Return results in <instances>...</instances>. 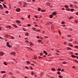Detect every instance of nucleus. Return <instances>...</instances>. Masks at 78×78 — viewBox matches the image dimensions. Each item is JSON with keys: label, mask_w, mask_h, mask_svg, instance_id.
<instances>
[{"label": "nucleus", "mask_w": 78, "mask_h": 78, "mask_svg": "<svg viewBox=\"0 0 78 78\" xmlns=\"http://www.w3.org/2000/svg\"><path fill=\"white\" fill-rule=\"evenodd\" d=\"M71 11H72V12H73V11H74V9H72L71 10Z\"/></svg>", "instance_id": "nucleus-48"}, {"label": "nucleus", "mask_w": 78, "mask_h": 78, "mask_svg": "<svg viewBox=\"0 0 78 78\" xmlns=\"http://www.w3.org/2000/svg\"><path fill=\"white\" fill-rule=\"evenodd\" d=\"M2 5H3L4 8H6L7 7H6V5H5L3 4Z\"/></svg>", "instance_id": "nucleus-13"}, {"label": "nucleus", "mask_w": 78, "mask_h": 78, "mask_svg": "<svg viewBox=\"0 0 78 78\" xmlns=\"http://www.w3.org/2000/svg\"><path fill=\"white\" fill-rule=\"evenodd\" d=\"M6 44H7V46L8 45H9V42H7Z\"/></svg>", "instance_id": "nucleus-33"}, {"label": "nucleus", "mask_w": 78, "mask_h": 78, "mask_svg": "<svg viewBox=\"0 0 78 78\" xmlns=\"http://www.w3.org/2000/svg\"><path fill=\"white\" fill-rule=\"evenodd\" d=\"M58 32H59L60 34H61V31H60V30H58Z\"/></svg>", "instance_id": "nucleus-63"}, {"label": "nucleus", "mask_w": 78, "mask_h": 78, "mask_svg": "<svg viewBox=\"0 0 78 78\" xmlns=\"http://www.w3.org/2000/svg\"><path fill=\"white\" fill-rule=\"evenodd\" d=\"M57 52L58 53H59L60 51H59L57 50Z\"/></svg>", "instance_id": "nucleus-64"}, {"label": "nucleus", "mask_w": 78, "mask_h": 78, "mask_svg": "<svg viewBox=\"0 0 78 78\" xmlns=\"http://www.w3.org/2000/svg\"><path fill=\"white\" fill-rule=\"evenodd\" d=\"M7 28H9V29H11V26H7Z\"/></svg>", "instance_id": "nucleus-11"}, {"label": "nucleus", "mask_w": 78, "mask_h": 78, "mask_svg": "<svg viewBox=\"0 0 78 78\" xmlns=\"http://www.w3.org/2000/svg\"><path fill=\"white\" fill-rule=\"evenodd\" d=\"M16 11L17 12H20V8H18L16 9Z\"/></svg>", "instance_id": "nucleus-2"}, {"label": "nucleus", "mask_w": 78, "mask_h": 78, "mask_svg": "<svg viewBox=\"0 0 78 78\" xmlns=\"http://www.w3.org/2000/svg\"><path fill=\"white\" fill-rule=\"evenodd\" d=\"M41 12H45V10H41Z\"/></svg>", "instance_id": "nucleus-41"}, {"label": "nucleus", "mask_w": 78, "mask_h": 78, "mask_svg": "<svg viewBox=\"0 0 78 78\" xmlns=\"http://www.w3.org/2000/svg\"><path fill=\"white\" fill-rule=\"evenodd\" d=\"M27 64H30L31 63V62L29 61H27Z\"/></svg>", "instance_id": "nucleus-19"}, {"label": "nucleus", "mask_w": 78, "mask_h": 78, "mask_svg": "<svg viewBox=\"0 0 78 78\" xmlns=\"http://www.w3.org/2000/svg\"><path fill=\"white\" fill-rule=\"evenodd\" d=\"M29 43L30 46H33V43H32V42H30Z\"/></svg>", "instance_id": "nucleus-4"}, {"label": "nucleus", "mask_w": 78, "mask_h": 78, "mask_svg": "<svg viewBox=\"0 0 78 78\" xmlns=\"http://www.w3.org/2000/svg\"><path fill=\"white\" fill-rule=\"evenodd\" d=\"M66 44H67V42H64V45H66Z\"/></svg>", "instance_id": "nucleus-60"}, {"label": "nucleus", "mask_w": 78, "mask_h": 78, "mask_svg": "<svg viewBox=\"0 0 78 78\" xmlns=\"http://www.w3.org/2000/svg\"><path fill=\"white\" fill-rule=\"evenodd\" d=\"M15 53H15V52H13L11 53L10 54L11 55H14V54H15Z\"/></svg>", "instance_id": "nucleus-17"}, {"label": "nucleus", "mask_w": 78, "mask_h": 78, "mask_svg": "<svg viewBox=\"0 0 78 78\" xmlns=\"http://www.w3.org/2000/svg\"><path fill=\"white\" fill-rule=\"evenodd\" d=\"M6 76V74H4V75L3 76V78H5V77Z\"/></svg>", "instance_id": "nucleus-34"}, {"label": "nucleus", "mask_w": 78, "mask_h": 78, "mask_svg": "<svg viewBox=\"0 0 78 78\" xmlns=\"http://www.w3.org/2000/svg\"><path fill=\"white\" fill-rule=\"evenodd\" d=\"M36 31H38V32H40V31H41V30H36Z\"/></svg>", "instance_id": "nucleus-31"}, {"label": "nucleus", "mask_w": 78, "mask_h": 78, "mask_svg": "<svg viewBox=\"0 0 78 78\" xmlns=\"http://www.w3.org/2000/svg\"><path fill=\"white\" fill-rule=\"evenodd\" d=\"M5 13H6V14H8V11H5Z\"/></svg>", "instance_id": "nucleus-53"}, {"label": "nucleus", "mask_w": 78, "mask_h": 78, "mask_svg": "<svg viewBox=\"0 0 78 78\" xmlns=\"http://www.w3.org/2000/svg\"><path fill=\"white\" fill-rule=\"evenodd\" d=\"M44 53L45 54V55H47V52H46L45 51H44Z\"/></svg>", "instance_id": "nucleus-14"}, {"label": "nucleus", "mask_w": 78, "mask_h": 78, "mask_svg": "<svg viewBox=\"0 0 78 78\" xmlns=\"http://www.w3.org/2000/svg\"><path fill=\"white\" fill-rule=\"evenodd\" d=\"M1 9H3V6H2V7H1Z\"/></svg>", "instance_id": "nucleus-61"}, {"label": "nucleus", "mask_w": 78, "mask_h": 78, "mask_svg": "<svg viewBox=\"0 0 78 78\" xmlns=\"http://www.w3.org/2000/svg\"><path fill=\"white\" fill-rule=\"evenodd\" d=\"M38 11H41V9L40 8H39L38 9Z\"/></svg>", "instance_id": "nucleus-27"}, {"label": "nucleus", "mask_w": 78, "mask_h": 78, "mask_svg": "<svg viewBox=\"0 0 78 78\" xmlns=\"http://www.w3.org/2000/svg\"><path fill=\"white\" fill-rule=\"evenodd\" d=\"M75 22L76 23H78V20H75Z\"/></svg>", "instance_id": "nucleus-50"}, {"label": "nucleus", "mask_w": 78, "mask_h": 78, "mask_svg": "<svg viewBox=\"0 0 78 78\" xmlns=\"http://www.w3.org/2000/svg\"><path fill=\"white\" fill-rule=\"evenodd\" d=\"M71 57H72V58H75V56L74 55H71Z\"/></svg>", "instance_id": "nucleus-23"}, {"label": "nucleus", "mask_w": 78, "mask_h": 78, "mask_svg": "<svg viewBox=\"0 0 78 78\" xmlns=\"http://www.w3.org/2000/svg\"><path fill=\"white\" fill-rule=\"evenodd\" d=\"M52 71H55V68H52Z\"/></svg>", "instance_id": "nucleus-26"}, {"label": "nucleus", "mask_w": 78, "mask_h": 78, "mask_svg": "<svg viewBox=\"0 0 78 78\" xmlns=\"http://www.w3.org/2000/svg\"><path fill=\"white\" fill-rule=\"evenodd\" d=\"M11 39H14V37H11Z\"/></svg>", "instance_id": "nucleus-46"}, {"label": "nucleus", "mask_w": 78, "mask_h": 78, "mask_svg": "<svg viewBox=\"0 0 78 78\" xmlns=\"http://www.w3.org/2000/svg\"><path fill=\"white\" fill-rule=\"evenodd\" d=\"M29 34L27 32L26 34V36H28Z\"/></svg>", "instance_id": "nucleus-32"}, {"label": "nucleus", "mask_w": 78, "mask_h": 78, "mask_svg": "<svg viewBox=\"0 0 78 78\" xmlns=\"http://www.w3.org/2000/svg\"><path fill=\"white\" fill-rule=\"evenodd\" d=\"M41 41H42L41 40H38V42H39V43H40Z\"/></svg>", "instance_id": "nucleus-21"}, {"label": "nucleus", "mask_w": 78, "mask_h": 78, "mask_svg": "<svg viewBox=\"0 0 78 78\" xmlns=\"http://www.w3.org/2000/svg\"><path fill=\"white\" fill-rule=\"evenodd\" d=\"M5 37H7V38H8V35L7 34H6L5 35Z\"/></svg>", "instance_id": "nucleus-24"}, {"label": "nucleus", "mask_w": 78, "mask_h": 78, "mask_svg": "<svg viewBox=\"0 0 78 78\" xmlns=\"http://www.w3.org/2000/svg\"><path fill=\"white\" fill-rule=\"evenodd\" d=\"M70 7H71V8H73V5H72L71 4L70 5Z\"/></svg>", "instance_id": "nucleus-51"}, {"label": "nucleus", "mask_w": 78, "mask_h": 78, "mask_svg": "<svg viewBox=\"0 0 78 78\" xmlns=\"http://www.w3.org/2000/svg\"><path fill=\"white\" fill-rule=\"evenodd\" d=\"M36 59H37V57H36V56H34V57L33 58V59H34V60H35Z\"/></svg>", "instance_id": "nucleus-12"}, {"label": "nucleus", "mask_w": 78, "mask_h": 78, "mask_svg": "<svg viewBox=\"0 0 78 78\" xmlns=\"http://www.w3.org/2000/svg\"><path fill=\"white\" fill-rule=\"evenodd\" d=\"M34 17H35V18H36V19H37V18H38L37 16L36 15H35L34 16Z\"/></svg>", "instance_id": "nucleus-37"}, {"label": "nucleus", "mask_w": 78, "mask_h": 78, "mask_svg": "<svg viewBox=\"0 0 78 78\" xmlns=\"http://www.w3.org/2000/svg\"><path fill=\"white\" fill-rule=\"evenodd\" d=\"M30 1H31V0H27V2H30Z\"/></svg>", "instance_id": "nucleus-49"}, {"label": "nucleus", "mask_w": 78, "mask_h": 78, "mask_svg": "<svg viewBox=\"0 0 78 78\" xmlns=\"http://www.w3.org/2000/svg\"><path fill=\"white\" fill-rule=\"evenodd\" d=\"M31 75H34V72H32V73H31Z\"/></svg>", "instance_id": "nucleus-35"}, {"label": "nucleus", "mask_w": 78, "mask_h": 78, "mask_svg": "<svg viewBox=\"0 0 78 78\" xmlns=\"http://www.w3.org/2000/svg\"><path fill=\"white\" fill-rule=\"evenodd\" d=\"M69 41H73V39H71L70 40H69Z\"/></svg>", "instance_id": "nucleus-42"}, {"label": "nucleus", "mask_w": 78, "mask_h": 78, "mask_svg": "<svg viewBox=\"0 0 78 78\" xmlns=\"http://www.w3.org/2000/svg\"><path fill=\"white\" fill-rule=\"evenodd\" d=\"M25 42H27V43H28L29 42V41H25Z\"/></svg>", "instance_id": "nucleus-52"}, {"label": "nucleus", "mask_w": 78, "mask_h": 78, "mask_svg": "<svg viewBox=\"0 0 78 78\" xmlns=\"http://www.w3.org/2000/svg\"><path fill=\"white\" fill-rule=\"evenodd\" d=\"M30 68L31 70H33V67H30Z\"/></svg>", "instance_id": "nucleus-56"}, {"label": "nucleus", "mask_w": 78, "mask_h": 78, "mask_svg": "<svg viewBox=\"0 0 78 78\" xmlns=\"http://www.w3.org/2000/svg\"><path fill=\"white\" fill-rule=\"evenodd\" d=\"M54 25L53 24H52L51 25V29L52 30H53L54 29Z\"/></svg>", "instance_id": "nucleus-5"}, {"label": "nucleus", "mask_w": 78, "mask_h": 78, "mask_svg": "<svg viewBox=\"0 0 78 78\" xmlns=\"http://www.w3.org/2000/svg\"><path fill=\"white\" fill-rule=\"evenodd\" d=\"M27 48H28V49H29L30 50H31V51L33 50V49H32L31 48H29L28 47H27Z\"/></svg>", "instance_id": "nucleus-9"}, {"label": "nucleus", "mask_w": 78, "mask_h": 78, "mask_svg": "<svg viewBox=\"0 0 78 78\" xmlns=\"http://www.w3.org/2000/svg\"><path fill=\"white\" fill-rule=\"evenodd\" d=\"M46 4L47 5V6H50V5L51 4L49 2H46Z\"/></svg>", "instance_id": "nucleus-3"}, {"label": "nucleus", "mask_w": 78, "mask_h": 78, "mask_svg": "<svg viewBox=\"0 0 78 78\" xmlns=\"http://www.w3.org/2000/svg\"><path fill=\"white\" fill-rule=\"evenodd\" d=\"M7 46V47H11V46L10 45H9H9H8V46Z\"/></svg>", "instance_id": "nucleus-40"}, {"label": "nucleus", "mask_w": 78, "mask_h": 78, "mask_svg": "<svg viewBox=\"0 0 78 78\" xmlns=\"http://www.w3.org/2000/svg\"><path fill=\"white\" fill-rule=\"evenodd\" d=\"M56 14V12H54L52 13V15H53V16H55Z\"/></svg>", "instance_id": "nucleus-8"}, {"label": "nucleus", "mask_w": 78, "mask_h": 78, "mask_svg": "<svg viewBox=\"0 0 78 78\" xmlns=\"http://www.w3.org/2000/svg\"><path fill=\"white\" fill-rule=\"evenodd\" d=\"M24 5H27L28 4L27 2H24Z\"/></svg>", "instance_id": "nucleus-54"}, {"label": "nucleus", "mask_w": 78, "mask_h": 78, "mask_svg": "<svg viewBox=\"0 0 78 78\" xmlns=\"http://www.w3.org/2000/svg\"><path fill=\"white\" fill-rule=\"evenodd\" d=\"M0 54H1V55H4V53L3 52H0Z\"/></svg>", "instance_id": "nucleus-10"}, {"label": "nucleus", "mask_w": 78, "mask_h": 78, "mask_svg": "<svg viewBox=\"0 0 78 78\" xmlns=\"http://www.w3.org/2000/svg\"><path fill=\"white\" fill-rule=\"evenodd\" d=\"M13 26L14 27H15L16 28H17V27L15 24H13Z\"/></svg>", "instance_id": "nucleus-6"}, {"label": "nucleus", "mask_w": 78, "mask_h": 78, "mask_svg": "<svg viewBox=\"0 0 78 78\" xmlns=\"http://www.w3.org/2000/svg\"><path fill=\"white\" fill-rule=\"evenodd\" d=\"M67 50H71V48H67Z\"/></svg>", "instance_id": "nucleus-57"}, {"label": "nucleus", "mask_w": 78, "mask_h": 78, "mask_svg": "<svg viewBox=\"0 0 78 78\" xmlns=\"http://www.w3.org/2000/svg\"><path fill=\"white\" fill-rule=\"evenodd\" d=\"M67 11H70V9H66Z\"/></svg>", "instance_id": "nucleus-43"}, {"label": "nucleus", "mask_w": 78, "mask_h": 78, "mask_svg": "<svg viewBox=\"0 0 78 78\" xmlns=\"http://www.w3.org/2000/svg\"><path fill=\"white\" fill-rule=\"evenodd\" d=\"M64 69H62L61 70V72H64Z\"/></svg>", "instance_id": "nucleus-58"}, {"label": "nucleus", "mask_w": 78, "mask_h": 78, "mask_svg": "<svg viewBox=\"0 0 78 78\" xmlns=\"http://www.w3.org/2000/svg\"><path fill=\"white\" fill-rule=\"evenodd\" d=\"M44 37L45 38H48V37H47V36H45Z\"/></svg>", "instance_id": "nucleus-59"}, {"label": "nucleus", "mask_w": 78, "mask_h": 78, "mask_svg": "<svg viewBox=\"0 0 78 78\" xmlns=\"http://www.w3.org/2000/svg\"><path fill=\"white\" fill-rule=\"evenodd\" d=\"M57 73H58V75H61V73H60V72H59V71L57 72Z\"/></svg>", "instance_id": "nucleus-38"}, {"label": "nucleus", "mask_w": 78, "mask_h": 78, "mask_svg": "<svg viewBox=\"0 0 78 78\" xmlns=\"http://www.w3.org/2000/svg\"><path fill=\"white\" fill-rule=\"evenodd\" d=\"M32 30L34 31H36V29L35 28V27H34L32 28Z\"/></svg>", "instance_id": "nucleus-16"}, {"label": "nucleus", "mask_w": 78, "mask_h": 78, "mask_svg": "<svg viewBox=\"0 0 78 78\" xmlns=\"http://www.w3.org/2000/svg\"><path fill=\"white\" fill-rule=\"evenodd\" d=\"M40 56H42V55H43V53H41L40 54Z\"/></svg>", "instance_id": "nucleus-44"}, {"label": "nucleus", "mask_w": 78, "mask_h": 78, "mask_svg": "<svg viewBox=\"0 0 78 78\" xmlns=\"http://www.w3.org/2000/svg\"><path fill=\"white\" fill-rule=\"evenodd\" d=\"M74 61H75V62H76L78 63V61H77V60H74Z\"/></svg>", "instance_id": "nucleus-47"}, {"label": "nucleus", "mask_w": 78, "mask_h": 78, "mask_svg": "<svg viewBox=\"0 0 78 78\" xmlns=\"http://www.w3.org/2000/svg\"><path fill=\"white\" fill-rule=\"evenodd\" d=\"M23 31H26V30L25 29V28H23Z\"/></svg>", "instance_id": "nucleus-36"}, {"label": "nucleus", "mask_w": 78, "mask_h": 78, "mask_svg": "<svg viewBox=\"0 0 78 78\" xmlns=\"http://www.w3.org/2000/svg\"><path fill=\"white\" fill-rule=\"evenodd\" d=\"M19 4H20V5H21V4H22V2H19Z\"/></svg>", "instance_id": "nucleus-55"}, {"label": "nucleus", "mask_w": 78, "mask_h": 78, "mask_svg": "<svg viewBox=\"0 0 78 78\" xmlns=\"http://www.w3.org/2000/svg\"><path fill=\"white\" fill-rule=\"evenodd\" d=\"M6 73V72L3 71H2L1 72V73Z\"/></svg>", "instance_id": "nucleus-15"}, {"label": "nucleus", "mask_w": 78, "mask_h": 78, "mask_svg": "<svg viewBox=\"0 0 78 78\" xmlns=\"http://www.w3.org/2000/svg\"><path fill=\"white\" fill-rule=\"evenodd\" d=\"M66 63H67L66 62H63L62 64H66Z\"/></svg>", "instance_id": "nucleus-25"}, {"label": "nucleus", "mask_w": 78, "mask_h": 78, "mask_svg": "<svg viewBox=\"0 0 78 78\" xmlns=\"http://www.w3.org/2000/svg\"><path fill=\"white\" fill-rule=\"evenodd\" d=\"M58 77L60 78H62V76L61 75H60L58 76Z\"/></svg>", "instance_id": "nucleus-22"}, {"label": "nucleus", "mask_w": 78, "mask_h": 78, "mask_svg": "<svg viewBox=\"0 0 78 78\" xmlns=\"http://www.w3.org/2000/svg\"><path fill=\"white\" fill-rule=\"evenodd\" d=\"M53 15H50V18H52L53 17Z\"/></svg>", "instance_id": "nucleus-30"}, {"label": "nucleus", "mask_w": 78, "mask_h": 78, "mask_svg": "<svg viewBox=\"0 0 78 78\" xmlns=\"http://www.w3.org/2000/svg\"><path fill=\"white\" fill-rule=\"evenodd\" d=\"M58 71H61V69L59 68L57 69Z\"/></svg>", "instance_id": "nucleus-18"}, {"label": "nucleus", "mask_w": 78, "mask_h": 78, "mask_svg": "<svg viewBox=\"0 0 78 78\" xmlns=\"http://www.w3.org/2000/svg\"><path fill=\"white\" fill-rule=\"evenodd\" d=\"M75 47L76 48H78V46H75Z\"/></svg>", "instance_id": "nucleus-62"}, {"label": "nucleus", "mask_w": 78, "mask_h": 78, "mask_svg": "<svg viewBox=\"0 0 78 78\" xmlns=\"http://www.w3.org/2000/svg\"><path fill=\"white\" fill-rule=\"evenodd\" d=\"M16 23H20L21 22L20 21H19V20H16Z\"/></svg>", "instance_id": "nucleus-7"}, {"label": "nucleus", "mask_w": 78, "mask_h": 78, "mask_svg": "<svg viewBox=\"0 0 78 78\" xmlns=\"http://www.w3.org/2000/svg\"><path fill=\"white\" fill-rule=\"evenodd\" d=\"M73 16H70L69 17V19H72V18H73Z\"/></svg>", "instance_id": "nucleus-45"}, {"label": "nucleus", "mask_w": 78, "mask_h": 78, "mask_svg": "<svg viewBox=\"0 0 78 78\" xmlns=\"http://www.w3.org/2000/svg\"><path fill=\"white\" fill-rule=\"evenodd\" d=\"M65 7H66V8H69V6L67 5H65Z\"/></svg>", "instance_id": "nucleus-29"}, {"label": "nucleus", "mask_w": 78, "mask_h": 78, "mask_svg": "<svg viewBox=\"0 0 78 78\" xmlns=\"http://www.w3.org/2000/svg\"><path fill=\"white\" fill-rule=\"evenodd\" d=\"M62 24H64V23H65V22H64V21H62Z\"/></svg>", "instance_id": "nucleus-39"}, {"label": "nucleus", "mask_w": 78, "mask_h": 78, "mask_svg": "<svg viewBox=\"0 0 78 78\" xmlns=\"http://www.w3.org/2000/svg\"><path fill=\"white\" fill-rule=\"evenodd\" d=\"M51 23H52L51 22H48L46 24V25H51Z\"/></svg>", "instance_id": "nucleus-1"}, {"label": "nucleus", "mask_w": 78, "mask_h": 78, "mask_svg": "<svg viewBox=\"0 0 78 78\" xmlns=\"http://www.w3.org/2000/svg\"><path fill=\"white\" fill-rule=\"evenodd\" d=\"M4 65H5V66H7V63H6V62H4Z\"/></svg>", "instance_id": "nucleus-20"}, {"label": "nucleus", "mask_w": 78, "mask_h": 78, "mask_svg": "<svg viewBox=\"0 0 78 78\" xmlns=\"http://www.w3.org/2000/svg\"><path fill=\"white\" fill-rule=\"evenodd\" d=\"M25 68L26 69H29V68L28 67V66H25Z\"/></svg>", "instance_id": "nucleus-28"}]
</instances>
